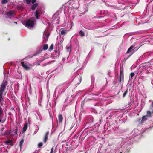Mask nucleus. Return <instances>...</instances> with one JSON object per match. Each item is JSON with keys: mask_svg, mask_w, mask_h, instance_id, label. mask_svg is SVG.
I'll return each mask as SVG.
<instances>
[{"mask_svg": "<svg viewBox=\"0 0 153 153\" xmlns=\"http://www.w3.org/2000/svg\"><path fill=\"white\" fill-rule=\"evenodd\" d=\"M124 80V74H123V68L121 67L120 68V74L119 76V78L118 80L119 83Z\"/></svg>", "mask_w": 153, "mask_h": 153, "instance_id": "7ed1b4c3", "label": "nucleus"}, {"mask_svg": "<svg viewBox=\"0 0 153 153\" xmlns=\"http://www.w3.org/2000/svg\"><path fill=\"white\" fill-rule=\"evenodd\" d=\"M17 8L18 9H19L22 10L24 9V7L22 6H18Z\"/></svg>", "mask_w": 153, "mask_h": 153, "instance_id": "393cba45", "label": "nucleus"}, {"mask_svg": "<svg viewBox=\"0 0 153 153\" xmlns=\"http://www.w3.org/2000/svg\"><path fill=\"white\" fill-rule=\"evenodd\" d=\"M66 48L67 50V52H69L70 51L71 49V47L70 46H66Z\"/></svg>", "mask_w": 153, "mask_h": 153, "instance_id": "bb28decb", "label": "nucleus"}, {"mask_svg": "<svg viewBox=\"0 0 153 153\" xmlns=\"http://www.w3.org/2000/svg\"><path fill=\"white\" fill-rule=\"evenodd\" d=\"M13 132V131H12V130H11L10 131H9L8 130H7L4 133V135H9Z\"/></svg>", "mask_w": 153, "mask_h": 153, "instance_id": "2eb2a0df", "label": "nucleus"}, {"mask_svg": "<svg viewBox=\"0 0 153 153\" xmlns=\"http://www.w3.org/2000/svg\"><path fill=\"white\" fill-rule=\"evenodd\" d=\"M49 134V132L48 131L46 132L45 134L43 139V141L44 143H46L48 139V136Z\"/></svg>", "mask_w": 153, "mask_h": 153, "instance_id": "20e7f679", "label": "nucleus"}, {"mask_svg": "<svg viewBox=\"0 0 153 153\" xmlns=\"http://www.w3.org/2000/svg\"><path fill=\"white\" fill-rule=\"evenodd\" d=\"M8 83L7 81H4L1 85L0 88V102L1 105L2 106L3 103L2 102L4 101V99L3 98V93L4 91L6 88V86Z\"/></svg>", "mask_w": 153, "mask_h": 153, "instance_id": "f257e3e1", "label": "nucleus"}, {"mask_svg": "<svg viewBox=\"0 0 153 153\" xmlns=\"http://www.w3.org/2000/svg\"><path fill=\"white\" fill-rule=\"evenodd\" d=\"M13 131L12 133H13L14 134H16L17 133V128L15 127L13 130V131Z\"/></svg>", "mask_w": 153, "mask_h": 153, "instance_id": "f3484780", "label": "nucleus"}, {"mask_svg": "<svg viewBox=\"0 0 153 153\" xmlns=\"http://www.w3.org/2000/svg\"><path fill=\"white\" fill-rule=\"evenodd\" d=\"M146 117H147L146 116H143L142 118V120L141 121L143 122L145 120L147 119V118H146Z\"/></svg>", "mask_w": 153, "mask_h": 153, "instance_id": "b1692460", "label": "nucleus"}, {"mask_svg": "<svg viewBox=\"0 0 153 153\" xmlns=\"http://www.w3.org/2000/svg\"><path fill=\"white\" fill-rule=\"evenodd\" d=\"M5 120H2L1 119H0V123L2 122V123H3L4 122Z\"/></svg>", "mask_w": 153, "mask_h": 153, "instance_id": "2f4dec72", "label": "nucleus"}, {"mask_svg": "<svg viewBox=\"0 0 153 153\" xmlns=\"http://www.w3.org/2000/svg\"><path fill=\"white\" fill-rule=\"evenodd\" d=\"M31 0H26V3L28 4H30L31 2Z\"/></svg>", "mask_w": 153, "mask_h": 153, "instance_id": "cd10ccee", "label": "nucleus"}, {"mask_svg": "<svg viewBox=\"0 0 153 153\" xmlns=\"http://www.w3.org/2000/svg\"><path fill=\"white\" fill-rule=\"evenodd\" d=\"M79 33L82 36H85V33L82 30H80V31Z\"/></svg>", "mask_w": 153, "mask_h": 153, "instance_id": "a878e982", "label": "nucleus"}, {"mask_svg": "<svg viewBox=\"0 0 153 153\" xmlns=\"http://www.w3.org/2000/svg\"><path fill=\"white\" fill-rule=\"evenodd\" d=\"M24 141V140L23 139H22L19 142V146H20V149H21L23 147Z\"/></svg>", "mask_w": 153, "mask_h": 153, "instance_id": "f8f14e48", "label": "nucleus"}, {"mask_svg": "<svg viewBox=\"0 0 153 153\" xmlns=\"http://www.w3.org/2000/svg\"><path fill=\"white\" fill-rule=\"evenodd\" d=\"M73 128V127H72V128H71H71Z\"/></svg>", "mask_w": 153, "mask_h": 153, "instance_id": "58836bf2", "label": "nucleus"}, {"mask_svg": "<svg viewBox=\"0 0 153 153\" xmlns=\"http://www.w3.org/2000/svg\"><path fill=\"white\" fill-rule=\"evenodd\" d=\"M15 13V11L14 10H11L6 13V14L9 16H12Z\"/></svg>", "mask_w": 153, "mask_h": 153, "instance_id": "9d476101", "label": "nucleus"}, {"mask_svg": "<svg viewBox=\"0 0 153 153\" xmlns=\"http://www.w3.org/2000/svg\"><path fill=\"white\" fill-rule=\"evenodd\" d=\"M150 106L152 108V109L153 110V101L152 102L151 104L150 105Z\"/></svg>", "mask_w": 153, "mask_h": 153, "instance_id": "7c9ffc66", "label": "nucleus"}, {"mask_svg": "<svg viewBox=\"0 0 153 153\" xmlns=\"http://www.w3.org/2000/svg\"><path fill=\"white\" fill-rule=\"evenodd\" d=\"M131 55H129V56H128V57H129L131 56Z\"/></svg>", "mask_w": 153, "mask_h": 153, "instance_id": "e433bc0d", "label": "nucleus"}, {"mask_svg": "<svg viewBox=\"0 0 153 153\" xmlns=\"http://www.w3.org/2000/svg\"><path fill=\"white\" fill-rule=\"evenodd\" d=\"M128 89H127L126 91L124 92V93L123 94V98L125 97L126 96V94L128 93Z\"/></svg>", "mask_w": 153, "mask_h": 153, "instance_id": "aec40b11", "label": "nucleus"}, {"mask_svg": "<svg viewBox=\"0 0 153 153\" xmlns=\"http://www.w3.org/2000/svg\"><path fill=\"white\" fill-rule=\"evenodd\" d=\"M4 127H3L1 129V131H3V130H4Z\"/></svg>", "mask_w": 153, "mask_h": 153, "instance_id": "72a5a7b5", "label": "nucleus"}, {"mask_svg": "<svg viewBox=\"0 0 153 153\" xmlns=\"http://www.w3.org/2000/svg\"><path fill=\"white\" fill-rule=\"evenodd\" d=\"M43 145V143L42 142H39L37 146L39 148H41Z\"/></svg>", "mask_w": 153, "mask_h": 153, "instance_id": "5701e85b", "label": "nucleus"}, {"mask_svg": "<svg viewBox=\"0 0 153 153\" xmlns=\"http://www.w3.org/2000/svg\"><path fill=\"white\" fill-rule=\"evenodd\" d=\"M31 7V9L32 10H35L36 8L38 7V4L37 3L33 4Z\"/></svg>", "mask_w": 153, "mask_h": 153, "instance_id": "9b49d317", "label": "nucleus"}, {"mask_svg": "<svg viewBox=\"0 0 153 153\" xmlns=\"http://www.w3.org/2000/svg\"><path fill=\"white\" fill-rule=\"evenodd\" d=\"M39 10H36L35 13V16L37 19H39V16H38L39 14Z\"/></svg>", "mask_w": 153, "mask_h": 153, "instance_id": "dca6fc26", "label": "nucleus"}, {"mask_svg": "<svg viewBox=\"0 0 153 153\" xmlns=\"http://www.w3.org/2000/svg\"><path fill=\"white\" fill-rule=\"evenodd\" d=\"M73 128V127H72V128H71H71Z\"/></svg>", "mask_w": 153, "mask_h": 153, "instance_id": "4c0bfd02", "label": "nucleus"}, {"mask_svg": "<svg viewBox=\"0 0 153 153\" xmlns=\"http://www.w3.org/2000/svg\"><path fill=\"white\" fill-rule=\"evenodd\" d=\"M21 64L25 70H28L30 69V67H28L26 64H25L24 62H21Z\"/></svg>", "mask_w": 153, "mask_h": 153, "instance_id": "423d86ee", "label": "nucleus"}, {"mask_svg": "<svg viewBox=\"0 0 153 153\" xmlns=\"http://www.w3.org/2000/svg\"><path fill=\"white\" fill-rule=\"evenodd\" d=\"M62 29V30L61 31V34L62 35H65L66 34L68 31L62 29H60V30H61Z\"/></svg>", "mask_w": 153, "mask_h": 153, "instance_id": "ddd939ff", "label": "nucleus"}, {"mask_svg": "<svg viewBox=\"0 0 153 153\" xmlns=\"http://www.w3.org/2000/svg\"><path fill=\"white\" fill-rule=\"evenodd\" d=\"M134 48V47L133 46H131L128 49V50H127V52L125 53V54L126 55L127 53H129L130 52H131L133 50V48Z\"/></svg>", "mask_w": 153, "mask_h": 153, "instance_id": "1a4fd4ad", "label": "nucleus"}, {"mask_svg": "<svg viewBox=\"0 0 153 153\" xmlns=\"http://www.w3.org/2000/svg\"><path fill=\"white\" fill-rule=\"evenodd\" d=\"M63 120V117L61 114H59L58 116V120H57V123H61Z\"/></svg>", "mask_w": 153, "mask_h": 153, "instance_id": "0eeeda50", "label": "nucleus"}, {"mask_svg": "<svg viewBox=\"0 0 153 153\" xmlns=\"http://www.w3.org/2000/svg\"><path fill=\"white\" fill-rule=\"evenodd\" d=\"M9 0H2L1 1V3L3 4H5L7 3Z\"/></svg>", "mask_w": 153, "mask_h": 153, "instance_id": "4be33fe9", "label": "nucleus"}, {"mask_svg": "<svg viewBox=\"0 0 153 153\" xmlns=\"http://www.w3.org/2000/svg\"><path fill=\"white\" fill-rule=\"evenodd\" d=\"M12 142V140H8L5 141V143L7 145L10 144Z\"/></svg>", "mask_w": 153, "mask_h": 153, "instance_id": "412c9836", "label": "nucleus"}, {"mask_svg": "<svg viewBox=\"0 0 153 153\" xmlns=\"http://www.w3.org/2000/svg\"><path fill=\"white\" fill-rule=\"evenodd\" d=\"M28 123H29V121H28V122L27 121H26L24 125V127L22 129L23 132H24L26 130L27 128Z\"/></svg>", "mask_w": 153, "mask_h": 153, "instance_id": "6e6552de", "label": "nucleus"}, {"mask_svg": "<svg viewBox=\"0 0 153 153\" xmlns=\"http://www.w3.org/2000/svg\"><path fill=\"white\" fill-rule=\"evenodd\" d=\"M153 110L152 109L151 111H147V114L146 115L147 117H152L153 116Z\"/></svg>", "mask_w": 153, "mask_h": 153, "instance_id": "39448f33", "label": "nucleus"}, {"mask_svg": "<svg viewBox=\"0 0 153 153\" xmlns=\"http://www.w3.org/2000/svg\"><path fill=\"white\" fill-rule=\"evenodd\" d=\"M134 75V73L133 72L131 73L130 74L131 79L133 78V77Z\"/></svg>", "mask_w": 153, "mask_h": 153, "instance_id": "c85d7f7f", "label": "nucleus"}, {"mask_svg": "<svg viewBox=\"0 0 153 153\" xmlns=\"http://www.w3.org/2000/svg\"><path fill=\"white\" fill-rule=\"evenodd\" d=\"M36 0H31V2L33 4H34L36 2Z\"/></svg>", "mask_w": 153, "mask_h": 153, "instance_id": "c756f323", "label": "nucleus"}, {"mask_svg": "<svg viewBox=\"0 0 153 153\" xmlns=\"http://www.w3.org/2000/svg\"><path fill=\"white\" fill-rule=\"evenodd\" d=\"M54 51L56 53H57V51H56V50H54Z\"/></svg>", "mask_w": 153, "mask_h": 153, "instance_id": "f704fd0d", "label": "nucleus"}, {"mask_svg": "<svg viewBox=\"0 0 153 153\" xmlns=\"http://www.w3.org/2000/svg\"><path fill=\"white\" fill-rule=\"evenodd\" d=\"M48 48V44H45L43 46V49L44 50H46Z\"/></svg>", "mask_w": 153, "mask_h": 153, "instance_id": "a211bd4d", "label": "nucleus"}, {"mask_svg": "<svg viewBox=\"0 0 153 153\" xmlns=\"http://www.w3.org/2000/svg\"><path fill=\"white\" fill-rule=\"evenodd\" d=\"M33 153H35V152H33Z\"/></svg>", "mask_w": 153, "mask_h": 153, "instance_id": "ea45409f", "label": "nucleus"}, {"mask_svg": "<svg viewBox=\"0 0 153 153\" xmlns=\"http://www.w3.org/2000/svg\"><path fill=\"white\" fill-rule=\"evenodd\" d=\"M53 44H52L49 47V51H51V50H53Z\"/></svg>", "mask_w": 153, "mask_h": 153, "instance_id": "6ab92c4d", "label": "nucleus"}, {"mask_svg": "<svg viewBox=\"0 0 153 153\" xmlns=\"http://www.w3.org/2000/svg\"><path fill=\"white\" fill-rule=\"evenodd\" d=\"M74 81H76L77 80H78V82H77V84H79L81 82V79L80 77H79V78L78 77L76 76L74 78Z\"/></svg>", "mask_w": 153, "mask_h": 153, "instance_id": "4468645a", "label": "nucleus"}, {"mask_svg": "<svg viewBox=\"0 0 153 153\" xmlns=\"http://www.w3.org/2000/svg\"><path fill=\"white\" fill-rule=\"evenodd\" d=\"M50 153H53V152H50Z\"/></svg>", "mask_w": 153, "mask_h": 153, "instance_id": "c9c22d12", "label": "nucleus"}, {"mask_svg": "<svg viewBox=\"0 0 153 153\" xmlns=\"http://www.w3.org/2000/svg\"><path fill=\"white\" fill-rule=\"evenodd\" d=\"M53 148L52 147V148H51L50 151L52 152H53Z\"/></svg>", "mask_w": 153, "mask_h": 153, "instance_id": "473e14b6", "label": "nucleus"}, {"mask_svg": "<svg viewBox=\"0 0 153 153\" xmlns=\"http://www.w3.org/2000/svg\"><path fill=\"white\" fill-rule=\"evenodd\" d=\"M35 20V17H31L29 19L26 21L25 24V26L27 27H33L34 25Z\"/></svg>", "mask_w": 153, "mask_h": 153, "instance_id": "f03ea898", "label": "nucleus"}]
</instances>
